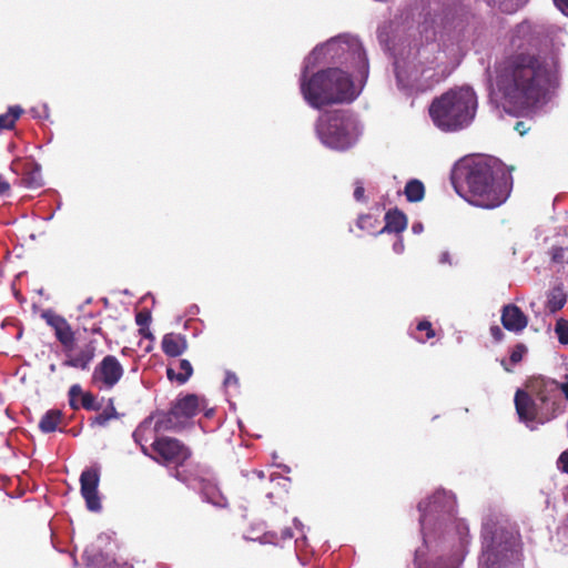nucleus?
I'll list each match as a JSON object with an SVG mask.
<instances>
[{
	"label": "nucleus",
	"mask_w": 568,
	"mask_h": 568,
	"mask_svg": "<svg viewBox=\"0 0 568 568\" xmlns=\"http://www.w3.org/2000/svg\"><path fill=\"white\" fill-rule=\"evenodd\" d=\"M514 129L520 134L524 135L530 130V125L525 121H518Z\"/></svg>",
	"instance_id": "obj_38"
},
{
	"label": "nucleus",
	"mask_w": 568,
	"mask_h": 568,
	"mask_svg": "<svg viewBox=\"0 0 568 568\" xmlns=\"http://www.w3.org/2000/svg\"><path fill=\"white\" fill-rule=\"evenodd\" d=\"M555 6L568 17V0H554Z\"/></svg>",
	"instance_id": "obj_40"
},
{
	"label": "nucleus",
	"mask_w": 568,
	"mask_h": 568,
	"mask_svg": "<svg viewBox=\"0 0 568 568\" xmlns=\"http://www.w3.org/2000/svg\"><path fill=\"white\" fill-rule=\"evenodd\" d=\"M143 329L142 332L141 328H139V333L145 338L153 339V334L150 332L149 326L143 327Z\"/></svg>",
	"instance_id": "obj_45"
},
{
	"label": "nucleus",
	"mask_w": 568,
	"mask_h": 568,
	"mask_svg": "<svg viewBox=\"0 0 568 568\" xmlns=\"http://www.w3.org/2000/svg\"><path fill=\"white\" fill-rule=\"evenodd\" d=\"M354 199L358 202L365 201V189L362 184V182H356V186L354 190Z\"/></svg>",
	"instance_id": "obj_37"
},
{
	"label": "nucleus",
	"mask_w": 568,
	"mask_h": 568,
	"mask_svg": "<svg viewBox=\"0 0 568 568\" xmlns=\"http://www.w3.org/2000/svg\"><path fill=\"white\" fill-rule=\"evenodd\" d=\"M417 568H422L420 566H418Z\"/></svg>",
	"instance_id": "obj_49"
},
{
	"label": "nucleus",
	"mask_w": 568,
	"mask_h": 568,
	"mask_svg": "<svg viewBox=\"0 0 568 568\" xmlns=\"http://www.w3.org/2000/svg\"><path fill=\"white\" fill-rule=\"evenodd\" d=\"M124 368L114 355H106L95 366L92 381L99 384V388L111 389L123 377Z\"/></svg>",
	"instance_id": "obj_11"
},
{
	"label": "nucleus",
	"mask_w": 568,
	"mask_h": 568,
	"mask_svg": "<svg viewBox=\"0 0 568 568\" xmlns=\"http://www.w3.org/2000/svg\"><path fill=\"white\" fill-rule=\"evenodd\" d=\"M80 406L85 410H100L102 408V404L98 402L95 395L91 392H83L80 394Z\"/></svg>",
	"instance_id": "obj_28"
},
{
	"label": "nucleus",
	"mask_w": 568,
	"mask_h": 568,
	"mask_svg": "<svg viewBox=\"0 0 568 568\" xmlns=\"http://www.w3.org/2000/svg\"><path fill=\"white\" fill-rule=\"evenodd\" d=\"M557 468L568 475V449L564 450L557 459Z\"/></svg>",
	"instance_id": "obj_35"
},
{
	"label": "nucleus",
	"mask_w": 568,
	"mask_h": 568,
	"mask_svg": "<svg viewBox=\"0 0 568 568\" xmlns=\"http://www.w3.org/2000/svg\"><path fill=\"white\" fill-rule=\"evenodd\" d=\"M153 420L155 422L153 416L145 418L133 433L134 440L140 444L143 454L149 457L152 453H149L151 446H146V443L160 433L155 432Z\"/></svg>",
	"instance_id": "obj_17"
},
{
	"label": "nucleus",
	"mask_w": 568,
	"mask_h": 568,
	"mask_svg": "<svg viewBox=\"0 0 568 568\" xmlns=\"http://www.w3.org/2000/svg\"><path fill=\"white\" fill-rule=\"evenodd\" d=\"M50 371H51V372H54V371H55V365H54V364H51V365H50Z\"/></svg>",
	"instance_id": "obj_48"
},
{
	"label": "nucleus",
	"mask_w": 568,
	"mask_h": 568,
	"mask_svg": "<svg viewBox=\"0 0 568 568\" xmlns=\"http://www.w3.org/2000/svg\"><path fill=\"white\" fill-rule=\"evenodd\" d=\"M100 471L95 467L85 468L80 476V491L90 511L101 510V500L98 494Z\"/></svg>",
	"instance_id": "obj_12"
},
{
	"label": "nucleus",
	"mask_w": 568,
	"mask_h": 568,
	"mask_svg": "<svg viewBox=\"0 0 568 568\" xmlns=\"http://www.w3.org/2000/svg\"><path fill=\"white\" fill-rule=\"evenodd\" d=\"M566 250L564 247H552L551 258L556 263H562L565 260Z\"/></svg>",
	"instance_id": "obj_36"
},
{
	"label": "nucleus",
	"mask_w": 568,
	"mask_h": 568,
	"mask_svg": "<svg viewBox=\"0 0 568 568\" xmlns=\"http://www.w3.org/2000/svg\"><path fill=\"white\" fill-rule=\"evenodd\" d=\"M500 320L503 326L514 333L523 332L528 325V317L515 304H507L503 307Z\"/></svg>",
	"instance_id": "obj_14"
},
{
	"label": "nucleus",
	"mask_w": 568,
	"mask_h": 568,
	"mask_svg": "<svg viewBox=\"0 0 568 568\" xmlns=\"http://www.w3.org/2000/svg\"><path fill=\"white\" fill-rule=\"evenodd\" d=\"M196 488L206 499V501L215 505L223 506L225 503V498L221 494L217 485L212 478L200 477L196 479Z\"/></svg>",
	"instance_id": "obj_18"
},
{
	"label": "nucleus",
	"mask_w": 568,
	"mask_h": 568,
	"mask_svg": "<svg viewBox=\"0 0 568 568\" xmlns=\"http://www.w3.org/2000/svg\"><path fill=\"white\" fill-rule=\"evenodd\" d=\"M416 329L418 332H425V337H422V336H415V338L419 342V343H426L427 341H429L430 338L435 337L436 333L433 328V325L429 321L427 320H424V321H420L417 326H416Z\"/></svg>",
	"instance_id": "obj_29"
},
{
	"label": "nucleus",
	"mask_w": 568,
	"mask_h": 568,
	"mask_svg": "<svg viewBox=\"0 0 568 568\" xmlns=\"http://www.w3.org/2000/svg\"><path fill=\"white\" fill-rule=\"evenodd\" d=\"M152 458L161 465L181 467L191 457L190 448L181 440L169 436H155L151 443Z\"/></svg>",
	"instance_id": "obj_10"
},
{
	"label": "nucleus",
	"mask_w": 568,
	"mask_h": 568,
	"mask_svg": "<svg viewBox=\"0 0 568 568\" xmlns=\"http://www.w3.org/2000/svg\"><path fill=\"white\" fill-rule=\"evenodd\" d=\"M203 403L204 399L195 394H187L178 398L168 412H159L153 415L155 418V432H176L183 429L189 420L200 412V406Z\"/></svg>",
	"instance_id": "obj_8"
},
{
	"label": "nucleus",
	"mask_w": 568,
	"mask_h": 568,
	"mask_svg": "<svg viewBox=\"0 0 568 568\" xmlns=\"http://www.w3.org/2000/svg\"><path fill=\"white\" fill-rule=\"evenodd\" d=\"M193 374V367L187 359H176L169 364L166 376L170 381H175L180 385L185 384Z\"/></svg>",
	"instance_id": "obj_19"
},
{
	"label": "nucleus",
	"mask_w": 568,
	"mask_h": 568,
	"mask_svg": "<svg viewBox=\"0 0 568 568\" xmlns=\"http://www.w3.org/2000/svg\"><path fill=\"white\" fill-rule=\"evenodd\" d=\"M376 223L377 220L373 215L362 214L358 216L356 225L363 231L373 232L375 230Z\"/></svg>",
	"instance_id": "obj_31"
},
{
	"label": "nucleus",
	"mask_w": 568,
	"mask_h": 568,
	"mask_svg": "<svg viewBox=\"0 0 568 568\" xmlns=\"http://www.w3.org/2000/svg\"><path fill=\"white\" fill-rule=\"evenodd\" d=\"M476 108L477 97L474 90L460 87L450 89L434 99L429 106V115L438 129L454 132L470 124Z\"/></svg>",
	"instance_id": "obj_4"
},
{
	"label": "nucleus",
	"mask_w": 568,
	"mask_h": 568,
	"mask_svg": "<svg viewBox=\"0 0 568 568\" xmlns=\"http://www.w3.org/2000/svg\"><path fill=\"white\" fill-rule=\"evenodd\" d=\"M83 329L85 332H90L92 334H102V327L100 324H97V323L92 324L91 327H87L83 325Z\"/></svg>",
	"instance_id": "obj_43"
},
{
	"label": "nucleus",
	"mask_w": 568,
	"mask_h": 568,
	"mask_svg": "<svg viewBox=\"0 0 568 568\" xmlns=\"http://www.w3.org/2000/svg\"><path fill=\"white\" fill-rule=\"evenodd\" d=\"M80 394H82V387L79 384H74L69 388V405L73 410H78L79 408H81Z\"/></svg>",
	"instance_id": "obj_30"
},
{
	"label": "nucleus",
	"mask_w": 568,
	"mask_h": 568,
	"mask_svg": "<svg viewBox=\"0 0 568 568\" xmlns=\"http://www.w3.org/2000/svg\"><path fill=\"white\" fill-rule=\"evenodd\" d=\"M352 124V119L347 111H325L315 122V132L324 145L344 151L355 143Z\"/></svg>",
	"instance_id": "obj_6"
},
{
	"label": "nucleus",
	"mask_w": 568,
	"mask_h": 568,
	"mask_svg": "<svg viewBox=\"0 0 568 568\" xmlns=\"http://www.w3.org/2000/svg\"><path fill=\"white\" fill-rule=\"evenodd\" d=\"M506 0H486V2L491 7H498L499 9H504V3Z\"/></svg>",
	"instance_id": "obj_44"
},
{
	"label": "nucleus",
	"mask_w": 568,
	"mask_h": 568,
	"mask_svg": "<svg viewBox=\"0 0 568 568\" xmlns=\"http://www.w3.org/2000/svg\"><path fill=\"white\" fill-rule=\"evenodd\" d=\"M490 334L496 342H500L504 338V333L497 325L490 327Z\"/></svg>",
	"instance_id": "obj_39"
},
{
	"label": "nucleus",
	"mask_w": 568,
	"mask_h": 568,
	"mask_svg": "<svg viewBox=\"0 0 568 568\" xmlns=\"http://www.w3.org/2000/svg\"><path fill=\"white\" fill-rule=\"evenodd\" d=\"M63 414L60 409H50L41 418L39 428L42 433H52L58 429L62 422Z\"/></svg>",
	"instance_id": "obj_23"
},
{
	"label": "nucleus",
	"mask_w": 568,
	"mask_h": 568,
	"mask_svg": "<svg viewBox=\"0 0 568 568\" xmlns=\"http://www.w3.org/2000/svg\"><path fill=\"white\" fill-rule=\"evenodd\" d=\"M9 191H10L9 182L4 179V176L2 174H0V195L8 194Z\"/></svg>",
	"instance_id": "obj_41"
},
{
	"label": "nucleus",
	"mask_w": 568,
	"mask_h": 568,
	"mask_svg": "<svg viewBox=\"0 0 568 568\" xmlns=\"http://www.w3.org/2000/svg\"><path fill=\"white\" fill-rule=\"evenodd\" d=\"M555 332L558 336V341L562 345L568 344V321L559 318L555 325Z\"/></svg>",
	"instance_id": "obj_32"
},
{
	"label": "nucleus",
	"mask_w": 568,
	"mask_h": 568,
	"mask_svg": "<svg viewBox=\"0 0 568 568\" xmlns=\"http://www.w3.org/2000/svg\"><path fill=\"white\" fill-rule=\"evenodd\" d=\"M162 351L170 357H178L187 348V342L181 334L168 333L162 338Z\"/></svg>",
	"instance_id": "obj_20"
},
{
	"label": "nucleus",
	"mask_w": 568,
	"mask_h": 568,
	"mask_svg": "<svg viewBox=\"0 0 568 568\" xmlns=\"http://www.w3.org/2000/svg\"><path fill=\"white\" fill-rule=\"evenodd\" d=\"M450 180L460 196L484 209H494L504 203L513 186L510 172L496 159L485 156L458 162Z\"/></svg>",
	"instance_id": "obj_2"
},
{
	"label": "nucleus",
	"mask_w": 568,
	"mask_h": 568,
	"mask_svg": "<svg viewBox=\"0 0 568 568\" xmlns=\"http://www.w3.org/2000/svg\"><path fill=\"white\" fill-rule=\"evenodd\" d=\"M526 387L527 392L539 403L540 413L545 419L555 418L559 409L556 399L558 382L545 376H532L528 379Z\"/></svg>",
	"instance_id": "obj_9"
},
{
	"label": "nucleus",
	"mask_w": 568,
	"mask_h": 568,
	"mask_svg": "<svg viewBox=\"0 0 568 568\" xmlns=\"http://www.w3.org/2000/svg\"><path fill=\"white\" fill-rule=\"evenodd\" d=\"M326 51L332 52L333 54L347 53L352 55L353 59L358 61V64L364 70L365 75L368 72V61L365 54V51L358 44H349L346 42H342L338 40H334L327 43Z\"/></svg>",
	"instance_id": "obj_15"
},
{
	"label": "nucleus",
	"mask_w": 568,
	"mask_h": 568,
	"mask_svg": "<svg viewBox=\"0 0 568 568\" xmlns=\"http://www.w3.org/2000/svg\"><path fill=\"white\" fill-rule=\"evenodd\" d=\"M301 93L314 109L332 104L349 103L356 98L351 75L339 68H327L301 79Z\"/></svg>",
	"instance_id": "obj_3"
},
{
	"label": "nucleus",
	"mask_w": 568,
	"mask_h": 568,
	"mask_svg": "<svg viewBox=\"0 0 568 568\" xmlns=\"http://www.w3.org/2000/svg\"><path fill=\"white\" fill-rule=\"evenodd\" d=\"M23 109L19 105L9 106L8 111L0 114V130H11L17 120L22 115Z\"/></svg>",
	"instance_id": "obj_25"
},
{
	"label": "nucleus",
	"mask_w": 568,
	"mask_h": 568,
	"mask_svg": "<svg viewBox=\"0 0 568 568\" xmlns=\"http://www.w3.org/2000/svg\"><path fill=\"white\" fill-rule=\"evenodd\" d=\"M566 303V294L559 287L554 288L547 301V308L550 313L560 311Z\"/></svg>",
	"instance_id": "obj_26"
},
{
	"label": "nucleus",
	"mask_w": 568,
	"mask_h": 568,
	"mask_svg": "<svg viewBox=\"0 0 568 568\" xmlns=\"http://www.w3.org/2000/svg\"><path fill=\"white\" fill-rule=\"evenodd\" d=\"M521 552L513 532L497 528L488 539L485 536L484 550L479 557V568H500L520 561Z\"/></svg>",
	"instance_id": "obj_7"
},
{
	"label": "nucleus",
	"mask_w": 568,
	"mask_h": 568,
	"mask_svg": "<svg viewBox=\"0 0 568 568\" xmlns=\"http://www.w3.org/2000/svg\"><path fill=\"white\" fill-rule=\"evenodd\" d=\"M550 70L545 58L531 52H515L497 68L496 85L505 104L515 113H527L546 97Z\"/></svg>",
	"instance_id": "obj_1"
},
{
	"label": "nucleus",
	"mask_w": 568,
	"mask_h": 568,
	"mask_svg": "<svg viewBox=\"0 0 568 568\" xmlns=\"http://www.w3.org/2000/svg\"><path fill=\"white\" fill-rule=\"evenodd\" d=\"M41 317L54 331V336L62 346L65 355L63 366L88 371L95 357L98 341L91 338L79 348H75V334L63 316L48 310L41 314Z\"/></svg>",
	"instance_id": "obj_5"
},
{
	"label": "nucleus",
	"mask_w": 568,
	"mask_h": 568,
	"mask_svg": "<svg viewBox=\"0 0 568 568\" xmlns=\"http://www.w3.org/2000/svg\"><path fill=\"white\" fill-rule=\"evenodd\" d=\"M293 537V532L291 528H285L282 530V539H291Z\"/></svg>",
	"instance_id": "obj_46"
},
{
	"label": "nucleus",
	"mask_w": 568,
	"mask_h": 568,
	"mask_svg": "<svg viewBox=\"0 0 568 568\" xmlns=\"http://www.w3.org/2000/svg\"><path fill=\"white\" fill-rule=\"evenodd\" d=\"M102 412L98 415L91 417L90 426H101L104 427L109 424L110 420L119 418V413L116 412V408L114 406V402L112 398L108 400V405L105 407L102 406Z\"/></svg>",
	"instance_id": "obj_22"
},
{
	"label": "nucleus",
	"mask_w": 568,
	"mask_h": 568,
	"mask_svg": "<svg viewBox=\"0 0 568 568\" xmlns=\"http://www.w3.org/2000/svg\"><path fill=\"white\" fill-rule=\"evenodd\" d=\"M446 498L445 494L436 493L434 494L428 501H422L418 504V509L422 513L420 523L423 524L426 520V510L437 511V505H439Z\"/></svg>",
	"instance_id": "obj_27"
},
{
	"label": "nucleus",
	"mask_w": 568,
	"mask_h": 568,
	"mask_svg": "<svg viewBox=\"0 0 568 568\" xmlns=\"http://www.w3.org/2000/svg\"><path fill=\"white\" fill-rule=\"evenodd\" d=\"M404 194L408 202H420L425 196L424 183L417 179L409 180L405 185Z\"/></svg>",
	"instance_id": "obj_24"
},
{
	"label": "nucleus",
	"mask_w": 568,
	"mask_h": 568,
	"mask_svg": "<svg viewBox=\"0 0 568 568\" xmlns=\"http://www.w3.org/2000/svg\"><path fill=\"white\" fill-rule=\"evenodd\" d=\"M558 389L561 390L566 400H568V375H565V381L558 383Z\"/></svg>",
	"instance_id": "obj_42"
},
{
	"label": "nucleus",
	"mask_w": 568,
	"mask_h": 568,
	"mask_svg": "<svg viewBox=\"0 0 568 568\" xmlns=\"http://www.w3.org/2000/svg\"><path fill=\"white\" fill-rule=\"evenodd\" d=\"M151 322V314L148 311H141L135 315V323L143 332V327L149 326Z\"/></svg>",
	"instance_id": "obj_34"
},
{
	"label": "nucleus",
	"mask_w": 568,
	"mask_h": 568,
	"mask_svg": "<svg viewBox=\"0 0 568 568\" xmlns=\"http://www.w3.org/2000/svg\"><path fill=\"white\" fill-rule=\"evenodd\" d=\"M407 227V217L398 209L385 214V226L378 233H402Z\"/></svg>",
	"instance_id": "obj_21"
},
{
	"label": "nucleus",
	"mask_w": 568,
	"mask_h": 568,
	"mask_svg": "<svg viewBox=\"0 0 568 568\" xmlns=\"http://www.w3.org/2000/svg\"><path fill=\"white\" fill-rule=\"evenodd\" d=\"M456 527H457V530L459 531V534H463L464 531L468 530L466 525L464 523H460V521L456 524Z\"/></svg>",
	"instance_id": "obj_47"
},
{
	"label": "nucleus",
	"mask_w": 568,
	"mask_h": 568,
	"mask_svg": "<svg viewBox=\"0 0 568 568\" xmlns=\"http://www.w3.org/2000/svg\"><path fill=\"white\" fill-rule=\"evenodd\" d=\"M21 182L28 189H39L43 185L41 166L33 160L21 163Z\"/></svg>",
	"instance_id": "obj_16"
},
{
	"label": "nucleus",
	"mask_w": 568,
	"mask_h": 568,
	"mask_svg": "<svg viewBox=\"0 0 568 568\" xmlns=\"http://www.w3.org/2000/svg\"><path fill=\"white\" fill-rule=\"evenodd\" d=\"M526 351H527V349H526V346H525L524 344H517V345L513 348V351H511V353H510V362H511L513 364H517V363H519V362L523 359L524 354L526 353Z\"/></svg>",
	"instance_id": "obj_33"
},
{
	"label": "nucleus",
	"mask_w": 568,
	"mask_h": 568,
	"mask_svg": "<svg viewBox=\"0 0 568 568\" xmlns=\"http://www.w3.org/2000/svg\"><path fill=\"white\" fill-rule=\"evenodd\" d=\"M515 407L523 422L542 420L545 416L540 413L539 403L526 390L518 389L515 394Z\"/></svg>",
	"instance_id": "obj_13"
}]
</instances>
